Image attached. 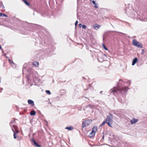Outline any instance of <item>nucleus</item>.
I'll return each instance as SVG.
<instances>
[{"instance_id":"20e7f679","label":"nucleus","mask_w":147,"mask_h":147,"mask_svg":"<svg viewBox=\"0 0 147 147\" xmlns=\"http://www.w3.org/2000/svg\"><path fill=\"white\" fill-rule=\"evenodd\" d=\"M140 21H144V22L147 21V15L146 14L140 15L138 17Z\"/></svg>"},{"instance_id":"b1692460","label":"nucleus","mask_w":147,"mask_h":147,"mask_svg":"<svg viewBox=\"0 0 147 147\" xmlns=\"http://www.w3.org/2000/svg\"><path fill=\"white\" fill-rule=\"evenodd\" d=\"M4 7V6L2 4V2H0V9L1 8H3Z\"/></svg>"},{"instance_id":"c756f323","label":"nucleus","mask_w":147,"mask_h":147,"mask_svg":"<svg viewBox=\"0 0 147 147\" xmlns=\"http://www.w3.org/2000/svg\"><path fill=\"white\" fill-rule=\"evenodd\" d=\"M88 106L89 107H91V105L90 104L88 105Z\"/></svg>"},{"instance_id":"393cba45","label":"nucleus","mask_w":147,"mask_h":147,"mask_svg":"<svg viewBox=\"0 0 147 147\" xmlns=\"http://www.w3.org/2000/svg\"><path fill=\"white\" fill-rule=\"evenodd\" d=\"M82 28H83V29H86V26H85V25H82Z\"/></svg>"},{"instance_id":"f8f14e48","label":"nucleus","mask_w":147,"mask_h":147,"mask_svg":"<svg viewBox=\"0 0 147 147\" xmlns=\"http://www.w3.org/2000/svg\"><path fill=\"white\" fill-rule=\"evenodd\" d=\"M92 2V3L94 5V7L96 8H98V5L96 3L95 1H92V0H90Z\"/></svg>"},{"instance_id":"423d86ee","label":"nucleus","mask_w":147,"mask_h":147,"mask_svg":"<svg viewBox=\"0 0 147 147\" xmlns=\"http://www.w3.org/2000/svg\"><path fill=\"white\" fill-rule=\"evenodd\" d=\"M113 118V115L111 114H109V115L107 116L106 121L112 122Z\"/></svg>"},{"instance_id":"e433bc0d","label":"nucleus","mask_w":147,"mask_h":147,"mask_svg":"<svg viewBox=\"0 0 147 147\" xmlns=\"http://www.w3.org/2000/svg\"><path fill=\"white\" fill-rule=\"evenodd\" d=\"M106 137H108L109 138H110V137L109 136H106Z\"/></svg>"},{"instance_id":"39448f33","label":"nucleus","mask_w":147,"mask_h":147,"mask_svg":"<svg viewBox=\"0 0 147 147\" xmlns=\"http://www.w3.org/2000/svg\"><path fill=\"white\" fill-rule=\"evenodd\" d=\"M13 128H12V129L14 133L13 138H16L17 137L16 133H18L19 132V131L18 129V127L17 126L14 125H13Z\"/></svg>"},{"instance_id":"4be33fe9","label":"nucleus","mask_w":147,"mask_h":147,"mask_svg":"<svg viewBox=\"0 0 147 147\" xmlns=\"http://www.w3.org/2000/svg\"><path fill=\"white\" fill-rule=\"evenodd\" d=\"M46 92L47 94H51V92L49 90H46L45 91Z\"/></svg>"},{"instance_id":"6e6552de","label":"nucleus","mask_w":147,"mask_h":147,"mask_svg":"<svg viewBox=\"0 0 147 147\" xmlns=\"http://www.w3.org/2000/svg\"><path fill=\"white\" fill-rule=\"evenodd\" d=\"M86 124L87 126H88L89 124H91L92 121V120L91 119H88L86 120L85 121Z\"/></svg>"},{"instance_id":"ea45409f","label":"nucleus","mask_w":147,"mask_h":147,"mask_svg":"<svg viewBox=\"0 0 147 147\" xmlns=\"http://www.w3.org/2000/svg\"><path fill=\"white\" fill-rule=\"evenodd\" d=\"M125 13H126V11H125Z\"/></svg>"},{"instance_id":"9d476101","label":"nucleus","mask_w":147,"mask_h":147,"mask_svg":"<svg viewBox=\"0 0 147 147\" xmlns=\"http://www.w3.org/2000/svg\"><path fill=\"white\" fill-rule=\"evenodd\" d=\"M138 59L137 57H135L132 61V65H134L137 61Z\"/></svg>"},{"instance_id":"a878e982","label":"nucleus","mask_w":147,"mask_h":147,"mask_svg":"<svg viewBox=\"0 0 147 147\" xmlns=\"http://www.w3.org/2000/svg\"><path fill=\"white\" fill-rule=\"evenodd\" d=\"M103 48L106 50H107V48L106 47V46H105V45L104 44H103Z\"/></svg>"},{"instance_id":"2eb2a0df","label":"nucleus","mask_w":147,"mask_h":147,"mask_svg":"<svg viewBox=\"0 0 147 147\" xmlns=\"http://www.w3.org/2000/svg\"><path fill=\"white\" fill-rule=\"evenodd\" d=\"M33 64L35 67H37L39 63L38 62L35 61L33 63Z\"/></svg>"},{"instance_id":"1a4fd4ad","label":"nucleus","mask_w":147,"mask_h":147,"mask_svg":"<svg viewBox=\"0 0 147 147\" xmlns=\"http://www.w3.org/2000/svg\"><path fill=\"white\" fill-rule=\"evenodd\" d=\"M28 102L29 104L31 105L32 106H33L34 105V101L31 100H28Z\"/></svg>"},{"instance_id":"f257e3e1","label":"nucleus","mask_w":147,"mask_h":147,"mask_svg":"<svg viewBox=\"0 0 147 147\" xmlns=\"http://www.w3.org/2000/svg\"><path fill=\"white\" fill-rule=\"evenodd\" d=\"M111 90L112 92H113V94H114V92H118V91H119L122 94H124L127 92V87H125L119 89L115 87L113 89H111Z\"/></svg>"},{"instance_id":"9b49d317","label":"nucleus","mask_w":147,"mask_h":147,"mask_svg":"<svg viewBox=\"0 0 147 147\" xmlns=\"http://www.w3.org/2000/svg\"><path fill=\"white\" fill-rule=\"evenodd\" d=\"M138 119H136L135 118L133 119V120H131V124H134L136 123L138 121Z\"/></svg>"},{"instance_id":"cd10ccee","label":"nucleus","mask_w":147,"mask_h":147,"mask_svg":"<svg viewBox=\"0 0 147 147\" xmlns=\"http://www.w3.org/2000/svg\"><path fill=\"white\" fill-rule=\"evenodd\" d=\"M78 21H76L75 23V26H76L78 24Z\"/></svg>"},{"instance_id":"2f4dec72","label":"nucleus","mask_w":147,"mask_h":147,"mask_svg":"<svg viewBox=\"0 0 147 147\" xmlns=\"http://www.w3.org/2000/svg\"><path fill=\"white\" fill-rule=\"evenodd\" d=\"M104 134H103L102 138H104Z\"/></svg>"},{"instance_id":"58836bf2","label":"nucleus","mask_w":147,"mask_h":147,"mask_svg":"<svg viewBox=\"0 0 147 147\" xmlns=\"http://www.w3.org/2000/svg\"><path fill=\"white\" fill-rule=\"evenodd\" d=\"M121 79H119V81H121Z\"/></svg>"},{"instance_id":"7c9ffc66","label":"nucleus","mask_w":147,"mask_h":147,"mask_svg":"<svg viewBox=\"0 0 147 147\" xmlns=\"http://www.w3.org/2000/svg\"><path fill=\"white\" fill-rule=\"evenodd\" d=\"M2 49L0 45V49Z\"/></svg>"},{"instance_id":"412c9836","label":"nucleus","mask_w":147,"mask_h":147,"mask_svg":"<svg viewBox=\"0 0 147 147\" xmlns=\"http://www.w3.org/2000/svg\"><path fill=\"white\" fill-rule=\"evenodd\" d=\"M111 122H110V121H107L106 122V123L108 125L110 126V127H112V126L111 124V123H110Z\"/></svg>"},{"instance_id":"c9c22d12","label":"nucleus","mask_w":147,"mask_h":147,"mask_svg":"<svg viewBox=\"0 0 147 147\" xmlns=\"http://www.w3.org/2000/svg\"><path fill=\"white\" fill-rule=\"evenodd\" d=\"M111 135H112V134H111ZM112 135H113V138H115L114 137V135H113V134H112Z\"/></svg>"},{"instance_id":"f03ea898","label":"nucleus","mask_w":147,"mask_h":147,"mask_svg":"<svg viewBox=\"0 0 147 147\" xmlns=\"http://www.w3.org/2000/svg\"><path fill=\"white\" fill-rule=\"evenodd\" d=\"M132 44L134 46L138 48H142L143 47L142 44L141 42H138L135 39L132 41Z\"/></svg>"},{"instance_id":"f3484780","label":"nucleus","mask_w":147,"mask_h":147,"mask_svg":"<svg viewBox=\"0 0 147 147\" xmlns=\"http://www.w3.org/2000/svg\"><path fill=\"white\" fill-rule=\"evenodd\" d=\"M23 1L28 6L30 5V4L27 2L26 0H23Z\"/></svg>"},{"instance_id":"bb28decb","label":"nucleus","mask_w":147,"mask_h":147,"mask_svg":"<svg viewBox=\"0 0 147 147\" xmlns=\"http://www.w3.org/2000/svg\"><path fill=\"white\" fill-rule=\"evenodd\" d=\"M82 26V24H80L78 25V27L79 28H80Z\"/></svg>"},{"instance_id":"f704fd0d","label":"nucleus","mask_w":147,"mask_h":147,"mask_svg":"<svg viewBox=\"0 0 147 147\" xmlns=\"http://www.w3.org/2000/svg\"><path fill=\"white\" fill-rule=\"evenodd\" d=\"M102 91H101L100 92V93H102Z\"/></svg>"},{"instance_id":"ddd939ff","label":"nucleus","mask_w":147,"mask_h":147,"mask_svg":"<svg viewBox=\"0 0 147 147\" xmlns=\"http://www.w3.org/2000/svg\"><path fill=\"white\" fill-rule=\"evenodd\" d=\"M36 112L34 110L32 111L30 113V115L31 116H34L35 115Z\"/></svg>"},{"instance_id":"72a5a7b5","label":"nucleus","mask_w":147,"mask_h":147,"mask_svg":"<svg viewBox=\"0 0 147 147\" xmlns=\"http://www.w3.org/2000/svg\"><path fill=\"white\" fill-rule=\"evenodd\" d=\"M127 83H129L130 82V81H128V82H127Z\"/></svg>"},{"instance_id":"473e14b6","label":"nucleus","mask_w":147,"mask_h":147,"mask_svg":"<svg viewBox=\"0 0 147 147\" xmlns=\"http://www.w3.org/2000/svg\"><path fill=\"white\" fill-rule=\"evenodd\" d=\"M4 55L5 56H6V54H5V53H4Z\"/></svg>"},{"instance_id":"5701e85b","label":"nucleus","mask_w":147,"mask_h":147,"mask_svg":"<svg viewBox=\"0 0 147 147\" xmlns=\"http://www.w3.org/2000/svg\"><path fill=\"white\" fill-rule=\"evenodd\" d=\"M106 123V120L105 121H104L102 122V124L100 125V126H102L104 125V124H105V123Z\"/></svg>"},{"instance_id":"0eeeda50","label":"nucleus","mask_w":147,"mask_h":147,"mask_svg":"<svg viewBox=\"0 0 147 147\" xmlns=\"http://www.w3.org/2000/svg\"><path fill=\"white\" fill-rule=\"evenodd\" d=\"M30 140L32 142V144L38 147H41V146L38 145V143L34 140V138H30Z\"/></svg>"},{"instance_id":"aec40b11","label":"nucleus","mask_w":147,"mask_h":147,"mask_svg":"<svg viewBox=\"0 0 147 147\" xmlns=\"http://www.w3.org/2000/svg\"><path fill=\"white\" fill-rule=\"evenodd\" d=\"M0 16L7 17V16L4 13H1Z\"/></svg>"},{"instance_id":"4468645a","label":"nucleus","mask_w":147,"mask_h":147,"mask_svg":"<svg viewBox=\"0 0 147 147\" xmlns=\"http://www.w3.org/2000/svg\"><path fill=\"white\" fill-rule=\"evenodd\" d=\"M93 27L96 30H97V29L99 28L100 27V26H99V25L96 24L95 25H94Z\"/></svg>"},{"instance_id":"a211bd4d","label":"nucleus","mask_w":147,"mask_h":147,"mask_svg":"<svg viewBox=\"0 0 147 147\" xmlns=\"http://www.w3.org/2000/svg\"><path fill=\"white\" fill-rule=\"evenodd\" d=\"M82 128H84L86 126H87L86 124L85 121H83L82 123Z\"/></svg>"},{"instance_id":"6ab92c4d","label":"nucleus","mask_w":147,"mask_h":147,"mask_svg":"<svg viewBox=\"0 0 147 147\" xmlns=\"http://www.w3.org/2000/svg\"><path fill=\"white\" fill-rule=\"evenodd\" d=\"M6 58L8 59V61H9V63L11 64L12 65V64H14V63L12 61H11V60L9 59V58L8 57H7V56H6Z\"/></svg>"},{"instance_id":"c85d7f7f","label":"nucleus","mask_w":147,"mask_h":147,"mask_svg":"<svg viewBox=\"0 0 147 147\" xmlns=\"http://www.w3.org/2000/svg\"><path fill=\"white\" fill-rule=\"evenodd\" d=\"M15 122V120H13V121H11L10 122V124H11V123H14V122Z\"/></svg>"},{"instance_id":"dca6fc26","label":"nucleus","mask_w":147,"mask_h":147,"mask_svg":"<svg viewBox=\"0 0 147 147\" xmlns=\"http://www.w3.org/2000/svg\"><path fill=\"white\" fill-rule=\"evenodd\" d=\"M65 129H68V130H71L73 129L74 128L72 126H71L70 127H66L65 128Z\"/></svg>"},{"instance_id":"7ed1b4c3","label":"nucleus","mask_w":147,"mask_h":147,"mask_svg":"<svg viewBox=\"0 0 147 147\" xmlns=\"http://www.w3.org/2000/svg\"><path fill=\"white\" fill-rule=\"evenodd\" d=\"M97 127L96 126H94L92 129V131L90 134L89 136L92 138L95 135V133L97 131Z\"/></svg>"},{"instance_id":"4c0bfd02","label":"nucleus","mask_w":147,"mask_h":147,"mask_svg":"<svg viewBox=\"0 0 147 147\" xmlns=\"http://www.w3.org/2000/svg\"><path fill=\"white\" fill-rule=\"evenodd\" d=\"M142 51H144L143 49H142Z\"/></svg>"}]
</instances>
